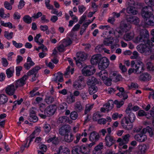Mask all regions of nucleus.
I'll return each mask as SVG.
<instances>
[{"label": "nucleus", "instance_id": "nucleus-44", "mask_svg": "<svg viewBox=\"0 0 154 154\" xmlns=\"http://www.w3.org/2000/svg\"><path fill=\"white\" fill-rule=\"evenodd\" d=\"M23 20L25 23L28 24L31 23L32 21L31 17L28 15L25 16L23 18Z\"/></svg>", "mask_w": 154, "mask_h": 154}, {"label": "nucleus", "instance_id": "nucleus-8", "mask_svg": "<svg viewBox=\"0 0 154 154\" xmlns=\"http://www.w3.org/2000/svg\"><path fill=\"white\" fill-rule=\"evenodd\" d=\"M57 108L56 105H50L44 110V113L48 116H52L55 113Z\"/></svg>", "mask_w": 154, "mask_h": 154}, {"label": "nucleus", "instance_id": "nucleus-40", "mask_svg": "<svg viewBox=\"0 0 154 154\" xmlns=\"http://www.w3.org/2000/svg\"><path fill=\"white\" fill-rule=\"evenodd\" d=\"M104 40L103 41V43L104 45L106 46H109V45L112 44V41H110L109 39L111 38H109L108 36H107L106 38H104Z\"/></svg>", "mask_w": 154, "mask_h": 154}, {"label": "nucleus", "instance_id": "nucleus-49", "mask_svg": "<svg viewBox=\"0 0 154 154\" xmlns=\"http://www.w3.org/2000/svg\"><path fill=\"white\" fill-rule=\"evenodd\" d=\"M146 66L147 69L150 71L154 70V64L151 62H149L146 63Z\"/></svg>", "mask_w": 154, "mask_h": 154}, {"label": "nucleus", "instance_id": "nucleus-14", "mask_svg": "<svg viewBox=\"0 0 154 154\" xmlns=\"http://www.w3.org/2000/svg\"><path fill=\"white\" fill-rule=\"evenodd\" d=\"M13 84L8 85L6 88L5 91L6 93L9 96H12L14 94L15 91L17 88L15 87Z\"/></svg>", "mask_w": 154, "mask_h": 154}, {"label": "nucleus", "instance_id": "nucleus-21", "mask_svg": "<svg viewBox=\"0 0 154 154\" xmlns=\"http://www.w3.org/2000/svg\"><path fill=\"white\" fill-rule=\"evenodd\" d=\"M35 65L34 63L32 61L31 58L29 57H28L27 59V62L24 64V67L26 70L29 69L31 67Z\"/></svg>", "mask_w": 154, "mask_h": 154}, {"label": "nucleus", "instance_id": "nucleus-12", "mask_svg": "<svg viewBox=\"0 0 154 154\" xmlns=\"http://www.w3.org/2000/svg\"><path fill=\"white\" fill-rule=\"evenodd\" d=\"M28 78L26 75H24L22 78L17 80L15 83L16 88L23 86L26 83V81Z\"/></svg>", "mask_w": 154, "mask_h": 154}, {"label": "nucleus", "instance_id": "nucleus-63", "mask_svg": "<svg viewBox=\"0 0 154 154\" xmlns=\"http://www.w3.org/2000/svg\"><path fill=\"white\" fill-rule=\"evenodd\" d=\"M147 115L146 113L143 110H141L138 112V116H139L143 117L146 116Z\"/></svg>", "mask_w": 154, "mask_h": 154}, {"label": "nucleus", "instance_id": "nucleus-53", "mask_svg": "<svg viewBox=\"0 0 154 154\" xmlns=\"http://www.w3.org/2000/svg\"><path fill=\"white\" fill-rule=\"evenodd\" d=\"M43 128L45 132L46 133H48L51 129L50 125L48 124L44 125Z\"/></svg>", "mask_w": 154, "mask_h": 154}, {"label": "nucleus", "instance_id": "nucleus-58", "mask_svg": "<svg viewBox=\"0 0 154 154\" xmlns=\"http://www.w3.org/2000/svg\"><path fill=\"white\" fill-rule=\"evenodd\" d=\"M78 117V114L75 111L72 112L70 114V118L73 120H75Z\"/></svg>", "mask_w": 154, "mask_h": 154}, {"label": "nucleus", "instance_id": "nucleus-9", "mask_svg": "<svg viewBox=\"0 0 154 154\" xmlns=\"http://www.w3.org/2000/svg\"><path fill=\"white\" fill-rule=\"evenodd\" d=\"M109 64V60L106 57H101L100 61L98 64V68L100 70L105 69Z\"/></svg>", "mask_w": 154, "mask_h": 154}, {"label": "nucleus", "instance_id": "nucleus-50", "mask_svg": "<svg viewBox=\"0 0 154 154\" xmlns=\"http://www.w3.org/2000/svg\"><path fill=\"white\" fill-rule=\"evenodd\" d=\"M28 119L30 122H35L38 120V119L35 115L29 116Z\"/></svg>", "mask_w": 154, "mask_h": 154}, {"label": "nucleus", "instance_id": "nucleus-26", "mask_svg": "<svg viewBox=\"0 0 154 154\" xmlns=\"http://www.w3.org/2000/svg\"><path fill=\"white\" fill-rule=\"evenodd\" d=\"M134 33L133 31L125 34L123 36L124 39L126 41H129L131 40L134 36Z\"/></svg>", "mask_w": 154, "mask_h": 154}, {"label": "nucleus", "instance_id": "nucleus-45", "mask_svg": "<svg viewBox=\"0 0 154 154\" xmlns=\"http://www.w3.org/2000/svg\"><path fill=\"white\" fill-rule=\"evenodd\" d=\"M96 144L95 141H91V143L87 144V152L89 153L92 150V147Z\"/></svg>", "mask_w": 154, "mask_h": 154}, {"label": "nucleus", "instance_id": "nucleus-54", "mask_svg": "<svg viewBox=\"0 0 154 154\" xmlns=\"http://www.w3.org/2000/svg\"><path fill=\"white\" fill-rule=\"evenodd\" d=\"M135 2L133 0H128L126 3V6L127 7L134 6L135 5Z\"/></svg>", "mask_w": 154, "mask_h": 154}, {"label": "nucleus", "instance_id": "nucleus-37", "mask_svg": "<svg viewBox=\"0 0 154 154\" xmlns=\"http://www.w3.org/2000/svg\"><path fill=\"white\" fill-rule=\"evenodd\" d=\"M7 97L4 94H0V104L5 103L8 101Z\"/></svg>", "mask_w": 154, "mask_h": 154}, {"label": "nucleus", "instance_id": "nucleus-22", "mask_svg": "<svg viewBox=\"0 0 154 154\" xmlns=\"http://www.w3.org/2000/svg\"><path fill=\"white\" fill-rule=\"evenodd\" d=\"M100 137L99 134L95 131L91 132L89 137L90 141H95V142L98 140Z\"/></svg>", "mask_w": 154, "mask_h": 154}, {"label": "nucleus", "instance_id": "nucleus-32", "mask_svg": "<svg viewBox=\"0 0 154 154\" xmlns=\"http://www.w3.org/2000/svg\"><path fill=\"white\" fill-rule=\"evenodd\" d=\"M95 72V69L94 66H87V76L92 75Z\"/></svg>", "mask_w": 154, "mask_h": 154}, {"label": "nucleus", "instance_id": "nucleus-10", "mask_svg": "<svg viewBox=\"0 0 154 154\" xmlns=\"http://www.w3.org/2000/svg\"><path fill=\"white\" fill-rule=\"evenodd\" d=\"M71 130L70 126L68 125H66L61 127L59 130V133L61 136H64L69 133Z\"/></svg>", "mask_w": 154, "mask_h": 154}, {"label": "nucleus", "instance_id": "nucleus-11", "mask_svg": "<svg viewBox=\"0 0 154 154\" xmlns=\"http://www.w3.org/2000/svg\"><path fill=\"white\" fill-rule=\"evenodd\" d=\"M105 141L106 146L110 147L115 143L116 140L112 136L107 134L105 137Z\"/></svg>", "mask_w": 154, "mask_h": 154}, {"label": "nucleus", "instance_id": "nucleus-59", "mask_svg": "<svg viewBox=\"0 0 154 154\" xmlns=\"http://www.w3.org/2000/svg\"><path fill=\"white\" fill-rule=\"evenodd\" d=\"M145 2L146 4L148 5V6H154V0H145Z\"/></svg>", "mask_w": 154, "mask_h": 154}, {"label": "nucleus", "instance_id": "nucleus-48", "mask_svg": "<svg viewBox=\"0 0 154 154\" xmlns=\"http://www.w3.org/2000/svg\"><path fill=\"white\" fill-rule=\"evenodd\" d=\"M68 117L65 116H63L60 117L58 120L60 122L62 123H65L67 122L68 119Z\"/></svg>", "mask_w": 154, "mask_h": 154}, {"label": "nucleus", "instance_id": "nucleus-30", "mask_svg": "<svg viewBox=\"0 0 154 154\" xmlns=\"http://www.w3.org/2000/svg\"><path fill=\"white\" fill-rule=\"evenodd\" d=\"M65 135L64 137V139L65 141L68 143L71 142L73 140L74 137L72 133H70Z\"/></svg>", "mask_w": 154, "mask_h": 154}, {"label": "nucleus", "instance_id": "nucleus-25", "mask_svg": "<svg viewBox=\"0 0 154 154\" xmlns=\"http://www.w3.org/2000/svg\"><path fill=\"white\" fill-rule=\"evenodd\" d=\"M101 70L97 74V75L102 80L106 79L108 77V74L107 71L104 69Z\"/></svg>", "mask_w": 154, "mask_h": 154}, {"label": "nucleus", "instance_id": "nucleus-34", "mask_svg": "<svg viewBox=\"0 0 154 154\" xmlns=\"http://www.w3.org/2000/svg\"><path fill=\"white\" fill-rule=\"evenodd\" d=\"M95 85H90L89 87L88 91L90 94H93L96 93L97 90V88Z\"/></svg>", "mask_w": 154, "mask_h": 154}, {"label": "nucleus", "instance_id": "nucleus-3", "mask_svg": "<svg viewBox=\"0 0 154 154\" xmlns=\"http://www.w3.org/2000/svg\"><path fill=\"white\" fill-rule=\"evenodd\" d=\"M131 67L133 68L135 71V73L140 74L144 70V65L141 61H139L135 62L134 61L131 62Z\"/></svg>", "mask_w": 154, "mask_h": 154}, {"label": "nucleus", "instance_id": "nucleus-16", "mask_svg": "<svg viewBox=\"0 0 154 154\" xmlns=\"http://www.w3.org/2000/svg\"><path fill=\"white\" fill-rule=\"evenodd\" d=\"M113 106V102L112 100H109L108 103L104 105V108H101L100 111L104 112L105 110L108 111L112 109Z\"/></svg>", "mask_w": 154, "mask_h": 154}, {"label": "nucleus", "instance_id": "nucleus-55", "mask_svg": "<svg viewBox=\"0 0 154 154\" xmlns=\"http://www.w3.org/2000/svg\"><path fill=\"white\" fill-rule=\"evenodd\" d=\"M45 101L48 104L52 103L54 101V98L52 97H47L45 99Z\"/></svg>", "mask_w": 154, "mask_h": 154}, {"label": "nucleus", "instance_id": "nucleus-64", "mask_svg": "<svg viewBox=\"0 0 154 154\" xmlns=\"http://www.w3.org/2000/svg\"><path fill=\"white\" fill-rule=\"evenodd\" d=\"M147 132H148L151 137L154 134V130L153 131L151 128L148 126L147 127Z\"/></svg>", "mask_w": 154, "mask_h": 154}, {"label": "nucleus", "instance_id": "nucleus-60", "mask_svg": "<svg viewBox=\"0 0 154 154\" xmlns=\"http://www.w3.org/2000/svg\"><path fill=\"white\" fill-rule=\"evenodd\" d=\"M111 80L108 78V77H107L106 79L103 80L105 85L108 86L111 85Z\"/></svg>", "mask_w": 154, "mask_h": 154}, {"label": "nucleus", "instance_id": "nucleus-41", "mask_svg": "<svg viewBox=\"0 0 154 154\" xmlns=\"http://www.w3.org/2000/svg\"><path fill=\"white\" fill-rule=\"evenodd\" d=\"M13 34V32L9 33L8 31H5L4 32V36L7 39L9 40L12 38Z\"/></svg>", "mask_w": 154, "mask_h": 154}, {"label": "nucleus", "instance_id": "nucleus-47", "mask_svg": "<svg viewBox=\"0 0 154 154\" xmlns=\"http://www.w3.org/2000/svg\"><path fill=\"white\" fill-rule=\"evenodd\" d=\"M75 108L78 112H80L82 109V106L79 102H77L75 104Z\"/></svg>", "mask_w": 154, "mask_h": 154}, {"label": "nucleus", "instance_id": "nucleus-43", "mask_svg": "<svg viewBox=\"0 0 154 154\" xmlns=\"http://www.w3.org/2000/svg\"><path fill=\"white\" fill-rule=\"evenodd\" d=\"M104 46L103 44L97 46L95 48V51L97 53H100L103 51Z\"/></svg>", "mask_w": 154, "mask_h": 154}, {"label": "nucleus", "instance_id": "nucleus-13", "mask_svg": "<svg viewBox=\"0 0 154 154\" xmlns=\"http://www.w3.org/2000/svg\"><path fill=\"white\" fill-rule=\"evenodd\" d=\"M63 74L60 72H58L54 74V77L52 81L56 83H58L59 85V82H62L63 81Z\"/></svg>", "mask_w": 154, "mask_h": 154}, {"label": "nucleus", "instance_id": "nucleus-33", "mask_svg": "<svg viewBox=\"0 0 154 154\" xmlns=\"http://www.w3.org/2000/svg\"><path fill=\"white\" fill-rule=\"evenodd\" d=\"M138 149L140 154H144L147 150V146L145 144L140 145L138 146Z\"/></svg>", "mask_w": 154, "mask_h": 154}, {"label": "nucleus", "instance_id": "nucleus-6", "mask_svg": "<svg viewBox=\"0 0 154 154\" xmlns=\"http://www.w3.org/2000/svg\"><path fill=\"white\" fill-rule=\"evenodd\" d=\"M121 124L122 127L127 130H131L133 127V124L129 121V120L125 116L121 120Z\"/></svg>", "mask_w": 154, "mask_h": 154}, {"label": "nucleus", "instance_id": "nucleus-56", "mask_svg": "<svg viewBox=\"0 0 154 154\" xmlns=\"http://www.w3.org/2000/svg\"><path fill=\"white\" fill-rule=\"evenodd\" d=\"M11 3H9L7 1H5L4 2V6L8 10H11L12 9V6H11Z\"/></svg>", "mask_w": 154, "mask_h": 154}, {"label": "nucleus", "instance_id": "nucleus-51", "mask_svg": "<svg viewBox=\"0 0 154 154\" xmlns=\"http://www.w3.org/2000/svg\"><path fill=\"white\" fill-rule=\"evenodd\" d=\"M117 95L121 98H122V100H125L128 97L127 94L125 92L118 93L117 94Z\"/></svg>", "mask_w": 154, "mask_h": 154}, {"label": "nucleus", "instance_id": "nucleus-24", "mask_svg": "<svg viewBox=\"0 0 154 154\" xmlns=\"http://www.w3.org/2000/svg\"><path fill=\"white\" fill-rule=\"evenodd\" d=\"M139 79L141 81H148L151 79V76L149 74L146 72L141 74L139 77Z\"/></svg>", "mask_w": 154, "mask_h": 154}, {"label": "nucleus", "instance_id": "nucleus-36", "mask_svg": "<svg viewBox=\"0 0 154 154\" xmlns=\"http://www.w3.org/2000/svg\"><path fill=\"white\" fill-rule=\"evenodd\" d=\"M66 101L68 103H71L75 101V97L74 95L71 94L70 95L67 96Z\"/></svg>", "mask_w": 154, "mask_h": 154}, {"label": "nucleus", "instance_id": "nucleus-62", "mask_svg": "<svg viewBox=\"0 0 154 154\" xmlns=\"http://www.w3.org/2000/svg\"><path fill=\"white\" fill-rule=\"evenodd\" d=\"M45 4L46 6L48 9H53V6L49 4L50 0H45Z\"/></svg>", "mask_w": 154, "mask_h": 154}, {"label": "nucleus", "instance_id": "nucleus-38", "mask_svg": "<svg viewBox=\"0 0 154 154\" xmlns=\"http://www.w3.org/2000/svg\"><path fill=\"white\" fill-rule=\"evenodd\" d=\"M6 71L7 77L10 78L12 76L14 70L12 68L10 67L7 69Z\"/></svg>", "mask_w": 154, "mask_h": 154}, {"label": "nucleus", "instance_id": "nucleus-23", "mask_svg": "<svg viewBox=\"0 0 154 154\" xmlns=\"http://www.w3.org/2000/svg\"><path fill=\"white\" fill-rule=\"evenodd\" d=\"M41 69V67L38 66H36L33 68L32 69L29 70L27 73V75L28 77L29 76L34 75L35 77H38V75L37 74L38 71Z\"/></svg>", "mask_w": 154, "mask_h": 154}, {"label": "nucleus", "instance_id": "nucleus-61", "mask_svg": "<svg viewBox=\"0 0 154 154\" xmlns=\"http://www.w3.org/2000/svg\"><path fill=\"white\" fill-rule=\"evenodd\" d=\"M103 143L102 142L100 143L98 145L96 146L94 148L98 150L101 151V149L103 148Z\"/></svg>", "mask_w": 154, "mask_h": 154}, {"label": "nucleus", "instance_id": "nucleus-1", "mask_svg": "<svg viewBox=\"0 0 154 154\" xmlns=\"http://www.w3.org/2000/svg\"><path fill=\"white\" fill-rule=\"evenodd\" d=\"M141 15L144 19L145 25L154 26V15L152 8L151 6H144L141 10Z\"/></svg>", "mask_w": 154, "mask_h": 154}, {"label": "nucleus", "instance_id": "nucleus-5", "mask_svg": "<svg viewBox=\"0 0 154 154\" xmlns=\"http://www.w3.org/2000/svg\"><path fill=\"white\" fill-rule=\"evenodd\" d=\"M153 45L150 41L147 42L145 44H143L142 47L140 49V52L146 55H149L152 54V48Z\"/></svg>", "mask_w": 154, "mask_h": 154}, {"label": "nucleus", "instance_id": "nucleus-29", "mask_svg": "<svg viewBox=\"0 0 154 154\" xmlns=\"http://www.w3.org/2000/svg\"><path fill=\"white\" fill-rule=\"evenodd\" d=\"M126 11L128 14L133 15L136 14L137 12L134 6L127 7Z\"/></svg>", "mask_w": 154, "mask_h": 154}, {"label": "nucleus", "instance_id": "nucleus-2", "mask_svg": "<svg viewBox=\"0 0 154 154\" xmlns=\"http://www.w3.org/2000/svg\"><path fill=\"white\" fill-rule=\"evenodd\" d=\"M149 33L146 30H144L141 32L140 35L135 38L134 42L137 43L145 44L147 42L150 41L149 39Z\"/></svg>", "mask_w": 154, "mask_h": 154}, {"label": "nucleus", "instance_id": "nucleus-27", "mask_svg": "<svg viewBox=\"0 0 154 154\" xmlns=\"http://www.w3.org/2000/svg\"><path fill=\"white\" fill-rule=\"evenodd\" d=\"M97 79L93 76H89L87 78V85H95L97 83Z\"/></svg>", "mask_w": 154, "mask_h": 154}, {"label": "nucleus", "instance_id": "nucleus-20", "mask_svg": "<svg viewBox=\"0 0 154 154\" xmlns=\"http://www.w3.org/2000/svg\"><path fill=\"white\" fill-rule=\"evenodd\" d=\"M101 57L100 55H95L93 56L91 60V63L92 65H96L99 63Z\"/></svg>", "mask_w": 154, "mask_h": 154}, {"label": "nucleus", "instance_id": "nucleus-35", "mask_svg": "<svg viewBox=\"0 0 154 154\" xmlns=\"http://www.w3.org/2000/svg\"><path fill=\"white\" fill-rule=\"evenodd\" d=\"M122 79L121 76L116 73H113L112 76V79L113 81L117 82L120 81Z\"/></svg>", "mask_w": 154, "mask_h": 154}, {"label": "nucleus", "instance_id": "nucleus-7", "mask_svg": "<svg viewBox=\"0 0 154 154\" xmlns=\"http://www.w3.org/2000/svg\"><path fill=\"white\" fill-rule=\"evenodd\" d=\"M131 106V104H130L128 106L126 110V115L125 117L132 124L135 119L136 117L132 111H130V108Z\"/></svg>", "mask_w": 154, "mask_h": 154}, {"label": "nucleus", "instance_id": "nucleus-52", "mask_svg": "<svg viewBox=\"0 0 154 154\" xmlns=\"http://www.w3.org/2000/svg\"><path fill=\"white\" fill-rule=\"evenodd\" d=\"M81 153L82 154H87V145L82 144L80 146Z\"/></svg>", "mask_w": 154, "mask_h": 154}, {"label": "nucleus", "instance_id": "nucleus-19", "mask_svg": "<svg viewBox=\"0 0 154 154\" xmlns=\"http://www.w3.org/2000/svg\"><path fill=\"white\" fill-rule=\"evenodd\" d=\"M134 138L137 141L140 142L145 141L147 139V136L143 134H137L134 136Z\"/></svg>", "mask_w": 154, "mask_h": 154}, {"label": "nucleus", "instance_id": "nucleus-4", "mask_svg": "<svg viewBox=\"0 0 154 154\" xmlns=\"http://www.w3.org/2000/svg\"><path fill=\"white\" fill-rule=\"evenodd\" d=\"M86 86L85 78L83 76L79 77L78 79L76 80L73 83V86L77 90H81L84 88Z\"/></svg>", "mask_w": 154, "mask_h": 154}, {"label": "nucleus", "instance_id": "nucleus-57", "mask_svg": "<svg viewBox=\"0 0 154 154\" xmlns=\"http://www.w3.org/2000/svg\"><path fill=\"white\" fill-rule=\"evenodd\" d=\"M131 58L133 59H138L140 57L138 53L136 51H134L132 55L131 56Z\"/></svg>", "mask_w": 154, "mask_h": 154}, {"label": "nucleus", "instance_id": "nucleus-39", "mask_svg": "<svg viewBox=\"0 0 154 154\" xmlns=\"http://www.w3.org/2000/svg\"><path fill=\"white\" fill-rule=\"evenodd\" d=\"M62 42V43L65 47L69 45L72 43V41L69 38H68L66 39H64Z\"/></svg>", "mask_w": 154, "mask_h": 154}, {"label": "nucleus", "instance_id": "nucleus-28", "mask_svg": "<svg viewBox=\"0 0 154 154\" xmlns=\"http://www.w3.org/2000/svg\"><path fill=\"white\" fill-rule=\"evenodd\" d=\"M47 142L49 143L52 142V143L55 145H57L59 143V141L57 138H56L55 136L51 137L49 136L48 139L47 140Z\"/></svg>", "mask_w": 154, "mask_h": 154}, {"label": "nucleus", "instance_id": "nucleus-17", "mask_svg": "<svg viewBox=\"0 0 154 154\" xmlns=\"http://www.w3.org/2000/svg\"><path fill=\"white\" fill-rule=\"evenodd\" d=\"M130 135L129 134H126L125 135L122 139L121 138H119L117 140L118 142H119V146H122L124 144H125L128 143Z\"/></svg>", "mask_w": 154, "mask_h": 154}, {"label": "nucleus", "instance_id": "nucleus-42", "mask_svg": "<svg viewBox=\"0 0 154 154\" xmlns=\"http://www.w3.org/2000/svg\"><path fill=\"white\" fill-rule=\"evenodd\" d=\"M80 148V146H76L74 147L72 151V154H76L79 153V152H81Z\"/></svg>", "mask_w": 154, "mask_h": 154}, {"label": "nucleus", "instance_id": "nucleus-15", "mask_svg": "<svg viewBox=\"0 0 154 154\" xmlns=\"http://www.w3.org/2000/svg\"><path fill=\"white\" fill-rule=\"evenodd\" d=\"M76 57L78 60L79 61V63L82 65V66H83V65L81 61H83L85 60L87 58V54L84 52H79L76 54Z\"/></svg>", "mask_w": 154, "mask_h": 154}, {"label": "nucleus", "instance_id": "nucleus-46", "mask_svg": "<svg viewBox=\"0 0 154 154\" xmlns=\"http://www.w3.org/2000/svg\"><path fill=\"white\" fill-rule=\"evenodd\" d=\"M101 116V115L100 114V112H97L94 113L93 116V119L96 121H98L99 119Z\"/></svg>", "mask_w": 154, "mask_h": 154}, {"label": "nucleus", "instance_id": "nucleus-18", "mask_svg": "<svg viewBox=\"0 0 154 154\" xmlns=\"http://www.w3.org/2000/svg\"><path fill=\"white\" fill-rule=\"evenodd\" d=\"M119 27L124 32H126L131 28V26L129 23L123 21L121 22Z\"/></svg>", "mask_w": 154, "mask_h": 154}, {"label": "nucleus", "instance_id": "nucleus-31", "mask_svg": "<svg viewBox=\"0 0 154 154\" xmlns=\"http://www.w3.org/2000/svg\"><path fill=\"white\" fill-rule=\"evenodd\" d=\"M123 32H124L119 27H117L115 30L114 35L116 38H118L122 36Z\"/></svg>", "mask_w": 154, "mask_h": 154}]
</instances>
